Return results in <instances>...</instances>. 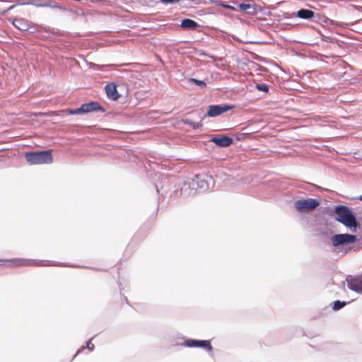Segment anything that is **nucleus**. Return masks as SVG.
Instances as JSON below:
<instances>
[{
  "label": "nucleus",
  "mask_w": 362,
  "mask_h": 362,
  "mask_svg": "<svg viewBox=\"0 0 362 362\" xmlns=\"http://www.w3.org/2000/svg\"><path fill=\"white\" fill-rule=\"evenodd\" d=\"M192 83H195L196 85H197L199 87L202 88H204L206 87V83L202 81V80H197V79H195V78H190L189 80Z\"/></svg>",
  "instance_id": "obj_20"
},
{
  "label": "nucleus",
  "mask_w": 362,
  "mask_h": 362,
  "mask_svg": "<svg viewBox=\"0 0 362 362\" xmlns=\"http://www.w3.org/2000/svg\"><path fill=\"white\" fill-rule=\"evenodd\" d=\"M215 2H216V4L217 5H220V6H223V7H226V8H232V7H231L230 6H226V5H224V4H223L222 3H221V1H215Z\"/></svg>",
  "instance_id": "obj_25"
},
{
  "label": "nucleus",
  "mask_w": 362,
  "mask_h": 362,
  "mask_svg": "<svg viewBox=\"0 0 362 362\" xmlns=\"http://www.w3.org/2000/svg\"><path fill=\"white\" fill-rule=\"evenodd\" d=\"M335 219L349 228L352 232H356L358 227V223L356 221L353 212L346 206H337L335 207Z\"/></svg>",
  "instance_id": "obj_2"
},
{
  "label": "nucleus",
  "mask_w": 362,
  "mask_h": 362,
  "mask_svg": "<svg viewBox=\"0 0 362 362\" xmlns=\"http://www.w3.org/2000/svg\"><path fill=\"white\" fill-rule=\"evenodd\" d=\"M12 24L18 30L26 31L33 26V23L25 18H13L11 21Z\"/></svg>",
  "instance_id": "obj_12"
},
{
  "label": "nucleus",
  "mask_w": 362,
  "mask_h": 362,
  "mask_svg": "<svg viewBox=\"0 0 362 362\" xmlns=\"http://www.w3.org/2000/svg\"><path fill=\"white\" fill-rule=\"evenodd\" d=\"M255 88H257L259 90H269V86L266 84L257 83H255Z\"/></svg>",
  "instance_id": "obj_21"
},
{
  "label": "nucleus",
  "mask_w": 362,
  "mask_h": 362,
  "mask_svg": "<svg viewBox=\"0 0 362 362\" xmlns=\"http://www.w3.org/2000/svg\"><path fill=\"white\" fill-rule=\"evenodd\" d=\"M5 264L11 267H21V266H32L37 265V263L35 260L16 258L11 259H0V265Z\"/></svg>",
  "instance_id": "obj_9"
},
{
  "label": "nucleus",
  "mask_w": 362,
  "mask_h": 362,
  "mask_svg": "<svg viewBox=\"0 0 362 362\" xmlns=\"http://www.w3.org/2000/svg\"><path fill=\"white\" fill-rule=\"evenodd\" d=\"M163 3L165 4H169V3H174V2H178L180 0H160Z\"/></svg>",
  "instance_id": "obj_24"
},
{
  "label": "nucleus",
  "mask_w": 362,
  "mask_h": 362,
  "mask_svg": "<svg viewBox=\"0 0 362 362\" xmlns=\"http://www.w3.org/2000/svg\"><path fill=\"white\" fill-rule=\"evenodd\" d=\"M184 346L189 348H202L207 351H211L213 349L209 340L188 339L185 341Z\"/></svg>",
  "instance_id": "obj_10"
},
{
  "label": "nucleus",
  "mask_w": 362,
  "mask_h": 362,
  "mask_svg": "<svg viewBox=\"0 0 362 362\" xmlns=\"http://www.w3.org/2000/svg\"><path fill=\"white\" fill-rule=\"evenodd\" d=\"M86 348L90 351H93L94 349V344L91 343V340L87 341Z\"/></svg>",
  "instance_id": "obj_23"
},
{
  "label": "nucleus",
  "mask_w": 362,
  "mask_h": 362,
  "mask_svg": "<svg viewBox=\"0 0 362 362\" xmlns=\"http://www.w3.org/2000/svg\"><path fill=\"white\" fill-rule=\"evenodd\" d=\"M235 107L233 105H211L208 107V111L206 115L199 116L201 120H202L206 116L209 117H215L221 115L223 112H226Z\"/></svg>",
  "instance_id": "obj_7"
},
{
  "label": "nucleus",
  "mask_w": 362,
  "mask_h": 362,
  "mask_svg": "<svg viewBox=\"0 0 362 362\" xmlns=\"http://www.w3.org/2000/svg\"><path fill=\"white\" fill-rule=\"evenodd\" d=\"M346 304H347V303L346 301H341L339 300H335L333 303L332 309L334 310H339L341 309L342 308H344Z\"/></svg>",
  "instance_id": "obj_18"
},
{
  "label": "nucleus",
  "mask_w": 362,
  "mask_h": 362,
  "mask_svg": "<svg viewBox=\"0 0 362 362\" xmlns=\"http://www.w3.org/2000/svg\"><path fill=\"white\" fill-rule=\"evenodd\" d=\"M345 282H346L349 289L358 293H362V274L348 276L343 283Z\"/></svg>",
  "instance_id": "obj_8"
},
{
  "label": "nucleus",
  "mask_w": 362,
  "mask_h": 362,
  "mask_svg": "<svg viewBox=\"0 0 362 362\" xmlns=\"http://www.w3.org/2000/svg\"><path fill=\"white\" fill-rule=\"evenodd\" d=\"M108 99L113 101L117 100L122 95L119 92H105Z\"/></svg>",
  "instance_id": "obj_17"
},
{
  "label": "nucleus",
  "mask_w": 362,
  "mask_h": 362,
  "mask_svg": "<svg viewBox=\"0 0 362 362\" xmlns=\"http://www.w3.org/2000/svg\"><path fill=\"white\" fill-rule=\"evenodd\" d=\"M25 158L30 165L49 164L52 163L53 159L51 150L28 152Z\"/></svg>",
  "instance_id": "obj_3"
},
{
  "label": "nucleus",
  "mask_w": 362,
  "mask_h": 362,
  "mask_svg": "<svg viewBox=\"0 0 362 362\" xmlns=\"http://www.w3.org/2000/svg\"><path fill=\"white\" fill-rule=\"evenodd\" d=\"M211 141L221 147H228L233 144V139L230 137L224 136L222 137H213Z\"/></svg>",
  "instance_id": "obj_13"
},
{
  "label": "nucleus",
  "mask_w": 362,
  "mask_h": 362,
  "mask_svg": "<svg viewBox=\"0 0 362 362\" xmlns=\"http://www.w3.org/2000/svg\"><path fill=\"white\" fill-rule=\"evenodd\" d=\"M185 123L194 129H199L202 127L201 122H194L189 119H185Z\"/></svg>",
  "instance_id": "obj_16"
},
{
  "label": "nucleus",
  "mask_w": 362,
  "mask_h": 362,
  "mask_svg": "<svg viewBox=\"0 0 362 362\" xmlns=\"http://www.w3.org/2000/svg\"><path fill=\"white\" fill-rule=\"evenodd\" d=\"M293 16L298 17L303 19H310L314 17L315 13L308 9H300L296 13H293Z\"/></svg>",
  "instance_id": "obj_15"
},
{
  "label": "nucleus",
  "mask_w": 362,
  "mask_h": 362,
  "mask_svg": "<svg viewBox=\"0 0 362 362\" xmlns=\"http://www.w3.org/2000/svg\"><path fill=\"white\" fill-rule=\"evenodd\" d=\"M194 182L188 179L182 183L180 187V195L183 197H188L194 195L197 192L194 188Z\"/></svg>",
  "instance_id": "obj_11"
},
{
  "label": "nucleus",
  "mask_w": 362,
  "mask_h": 362,
  "mask_svg": "<svg viewBox=\"0 0 362 362\" xmlns=\"http://www.w3.org/2000/svg\"><path fill=\"white\" fill-rule=\"evenodd\" d=\"M191 180L194 182V184H197L194 185L196 192H205L209 188L211 185H214L213 177L207 175H196Z\"/></svg>",
  "instance_id": "obj_6"
},
{
  "label": "nucleus",
  "mask_w": 362,
  "mask_h": 362,
  "mask_svg": "<svg viewBox=\"0 0 362 362\" xmlns=\"http://www.w3.org/2000/svg\"><path fill=\"white\" fill-rule=\"evenodd\" d=\"M320 205V202L316 199L308 198L298 199L294 203L296 211L301 214H308L313 211Z\"/></svg>",
  "instance_id": "obj_5"
},
{
  "label": "nucleus",
  "mask_w": 362,
  "mask_h": 362,
  "mask_svg": "<svg viewBox=\"0 0 362 362\" xmlns=\"http://www.w3.org/2000/svg\"><path fill=\"white\" fill-rule=\"evenodd\" d=\"M180 26L184 30H194L199 27V25L196 21L192 19L185 18L182 21Z\"/></svg>",
  "instance_id": "obj_14"
},
{
  "label": "nucleus",
  "mask_w": 362,
  "mask_h": 362,
  "mask_svg": "<svg viewBox=\"0 0 362 362\" xmlns=\"http://www.w3.org/2000/svg\"><path fill=\"white\" fill-rule=\"evenodd\" d=\"M62 112H66L69 115H86L98 112H105V110L98 102L90 101L82 104L78 108L64 110Z\"/></svg>",
  "instance_id": "obj_4"
},
{
  "label": "nucleus",
  "mask_w": 362,
  "mask_h": 362,
  "mask_svg": "<svg viewBox=\"0 0 362 362\" xmlns=\"http://www.w3.org/2000/svg\"><path fill=\"white\" fill-rule=\"evenodd\" d=\"M105 90H117V85L115 83H109L105 86Z\"/></svg>",
  "instance_id": "obj_22"
},
{
  "label": "nucleus",
  "mask_w": 362,
  "mask_h": 362,
  "mask_svg": "<svg viewBox=\"0 0 362 362\" xmlns=\"http://www.w3.org/2000/svg\"><path fill=\"white\" fill-rule=\"evenodd\" d=\"M357 238L349 233L335 234L330 238L331 245L335 250L346 254L353 250L350 245L356 243Z\"/></svg>",
  "instance_id": "obj_1"
},
{
  "label": "nucleus",
  "mask_w": 362,
  "mask_h": 362,
  "mask_svg": "<svg viewBox=\"0 0 362 362\" xmlns=\"http://www.w3.org/2000/svg\"><path fill=\"white\" fill-rule=\"evenodd\" d=\"M359 199L362 201V194L360 196Z\"/></svg>",
  "instance_id": "obj_26"
},
{
  "label": "nucleus",
  "mask_w": 362,
  "mask_h": 362,
  "mask_svg": "<svg viewBox=\"0 0 362 362\" xmlns=\"http://www.w3.org/2000/svg\"><path fill=\"white\" fill-rule=\"evenodd\" d=\"M239 8L241 11L247 12V13H252V11H250V10L251 9L253 10L252 6L250 4H239Z\"/></svg>",
  "instance_id": "obj_19"
}]
</instances>
